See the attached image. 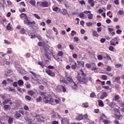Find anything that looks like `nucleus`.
Returning <instances> with one entry per match:
<instances>
[{
    "label": "nucleus",
    "mask_w": 124,
    "mask_h": 124,
    "mask_svg": "<svg viewBox=\"0 0 124 124\" xmlns=\"http://www.w3.org/2000/svg\"><path fill=\"white\" fill-rule=\"evenodd\" d=\"M75 34H76V32L74 31H72L71 33V36H74Z\"/></svg>",
    "instance_id": "46"
},
{
    "label": "nucleus",
    "mask_w": 124,
    "mask_h": 124,
    "mask_svg": "<svg viewBox=\"0 0 124 124\" xmlns=\"http://www.w3.org/2000/svg\"><path fill=\"white\" fill-rule=\"evenodd\" d=\"M88 19H90V20H92L93 19V14H89L88 15Z\"/></svg>",
    "instance_id": "42"
},
{
    "label": "nucleus",
    "mask_w": 124,
    "mask_h": 124,
    "mask_svg": "<svg viewBox=\"0 0 124 124\" xmlns=\"http://www.w3.org/2000/svg\"><path fill=\"white\" fill-rule=\"evenodd\" d=\"M124 14V12L122 10H119L118 11V14H119V15H123V14Z\"/></svg>",
    "instance_id": "47"
},
{
    "label": "nucleus",
    "mask_w": 124,
    "mask_h": 124,
    "mask_svg": "<svg viewBox=\"0 0 124 124\" xmlns=\"http://www.w3.org/2000/svg\"><path fill=\"white\" fill-rule=\"evenodd\" d=\"M20 33L21 34H25L26 33V30L24 29V28H22L20 30Z\"/></svg>",
    "instance_id": "32"
},
{
    "label": "nucleus",
    "mask_w": 124,
    "mask_h": 124,
    "mask_svg": "<svg viewBox=\"0 0 124 124\" xmlns=\"http://www.w3.org/2000/svg\"><path fill=\"white\" fill-rule=\"evenodd\" d=\"M115 4H116L117 5H119L120 2H119V0H115L114 1Z\"/></svg>",
    "instance_id": "52"
},
{
    "label": "nucleus",
    "mask_w": 124,
    "mask_h": 124,
    "mask_svg": "<svg viewBox=\"0 0 124 124\" xmlns=\"http://www.w3.org/2000/svg\"><path fill=\"white\" fill-rule=\"evenodd\" d=\"M33 15H34V17H35V18H36L38 20H39V19H40V16H38V15H37L36 14H34Z\"/></svg>",
    "instance_id": "44"
},
{
    "label": "nucleus",
    "mask_w": 124,
    "mask_h": 124,
    "mask_svg": "<svg viewBox=\"0 0 124 124\" xmlns=\"http://www.w3.org/2000/svg\"><path fill=\"white\" fill-rule=\"evenodd\" d=\"M120 79L121 78H120V77H117L115 78L114 82H117V83H118V84H121L122 82H121V81H120Z\"/></svg>",
    "instance_id": "14"
},
{
    "label": "nucleus",
    "mask_w": 124,
    "mask_h": 124,
    "mask_svg": "<svg viewBox=\"0 0 124 124\" xmlns=\"http://www.w3.org/2000/svg\"><path fill=\"white\" fill-rule=\"evenodd\" d=\"M78 17L79 18H83V17H85V15L84 14V13L82 12L78 15Z\"/></svg>",
    "instance_id": "34"
},
{
    "label": "nucleus",
    "mask_w": 124,
    "mask_h": 124,
    "mask_svg": "<svg viewBox=\"0 0 124 124\" xmlns=\"http://www.w3.org/2000/svg\"><path fill=\"white\" fill-rule=\"evenodd\" d=\"M115 67L116 68H120V67H123V65L122 64L117 63L115 64Z\"/></svg>",
    "instance_id": "31"
},
{
    "label": "nucleus",
    "mask_w": 124,
    "mask_h": 124,
    "mask_svg": "<svg viewBox=\"0 0 124 124\" xmlns=\"http://www.w3.org/2000/svg\"><path fill=\"white\" fill-rule=\"evenodd\" d=\"M28 93V94H29V95H31V96H32V95H34V94H35V92H34V91H33V90L29 91Z\"/></svg>",
    "instance_id": "15"
},
{
    "label": "nucleus",
    "mask_w": 124,
    "mask_h": 124,
    "mask_svg": "<svg viewBox=\"0 0 124 124\" xmlns=\"http://www.w3.org/2000/svg\"><path fill=\"white\" fill-rule=\"evenodd\" d=\"M24 23L25 24H28L29 25H30V24L31 25H35V21H33L32 22H31L29 20H24Z\"/></svg>",
    "instance_id": "11"
},
{
    "label": "nucleus",
    "mask_w": 124,
    "mask_h": 124,
    "mask_svg": "<svg viewBox=\"0 0 124 124\" xmlns=\"http://www.w3.org/2000/svg\"><path fill=\"white\" fill-rule=\"evenodd\" d=\"M60 83H62L63 84H66L65 80H64V78H60Z\"/></svg>",
    "instance_id": "30"
},
{
    "label": "nucleus",
    "mask_w": 124,
    "mask_h": 124,
    "mask_svg": "<svg viewBox=\"0 0 124 124\" xmlns=\"http://www.w3.org/2000/svg\"><path fill=\"white\" fill-rule=\"evenodd\" d=\"M58 55L59 56V57H62V55H63V53L62 51H59Z\"/></svg>",
    "instance_id": "45"
},
{
    "label": "nucleus",
    "mask_w": 124,
    "mask_h": 124,
    "mask_svg": "<svg viewBox=\"0 0 124 124\" xmlns=\"http://www.w3.org/2000/svg\"><path fill=\"white\" fill-rule=\"evenodd\" d=\"M86 25L88 26V27H90L91 26H93V23L91 22H87L86 23Z\"/></svg>",
    "instance_id": "56"
},
{
    "label": "nucleus",
    "mask_w": 124,
    "mask_h": 124,
    "mask_svg": "<svg viewBox=\"0 0 124 124\" xmlns=\"http://www.w3.org/2000/svg\"><path fill=\"white\" fill-rule=\"evenodd\" d=\"M20 111H16L15 114V117L16 119H19L21 117V114H20Z\"/></svg>",
    "instance_id": "12"
},
{
    "label": "nucleus",
    "mask_w": 124,
    "mask_h": 124,
    "mask_svg": "<svg viewBox=\"0 0 124 124\" xmlns=\"http://www.w3.org/2000/svg\"><path fill=\"white\" fill-rule=\"evenodd\" d=\"M39 6H41L42 7H49V2L47 1H37V5L38 4Z\"/></svg>",
    "instance_id": "4"
},
{
    "label": "nucleus",
    "mask_w": 124,
    "mask_h": 124,
    "mask_svg": "<svg viewBox=\"0 0 124 124\" xmlns=\"http://www.w3.org/2000/svg\"><path fill=\"white\" fill-rule=\"evenodd\" d=\"M92 33H93V36L95 37H98L99 36V35L98 34V33H97V31L94 30H93Z\"/></svg>",
    "instance_id": "13"
},
{
    "label": "nucleus",
    "mask_w": 124,
    "mask_h": 124,
    "mask_svg": "<svg viewBox=\"0 0 124 124\" xmlns=\"http://www.w3.org/2000/svg\"><path fill=\"white\" fill-rule=\"evenodd\" d=\"M113 123L114 124H121V123H120V122H119V121L117 119L113 121Z\"/></svg>",
    "instance_id": "41"
},
{
    "label": "nucleus",
    "mask_w": 124,
    "mask_h": 124,
    "mask_svg": "<svg viewBox=\"0 0 124 124\" xmlns=\"http://www.w3.org/2000/svg\"><path fill=\"white\" fill-rule=\"evenodd\" d=\"M13 86L15 87H17L18 85L17 84V82L15 81L13 84Z\"/></svg>",
    "instance_id": "59"
},
{
    "label": "nucleus",
    "mask_w": 124,
    "mask_h": 124,
    "mask_svg": "<svg viewBox=\"0 0 124 124\" xmlns=\"http://www.w3.org/2000/svg\"><path fill=\"white\" fill-rule=\"evenodd\" d=\"M105 41H106V40L105 38H102L100 40L101 43H104Z\"/></svg>",
    "instance_id": "58"
},
{
    "label": "nucleus",
    "mask_w": 124,
    "mask_h": 124,
    "mask_svg": "<svg viewBox=\"0 0 124 124\" xmlns=\"http://www.w3.org/2000/svg\"><path fill=\"white\" fill-rule=\"evenodd\" d=\"M45 94H46V93L44 92L41 93V95H42L45 103H49V104H51V105H57V104H59L62 100L60 97H56L54 99L51 95L46 96Z\"/></svg>",
    "instance_id": "1"
},
{
    "label": "nucleus",
    "mask_w": 124,
    "mask_h": 124,
    "mask_svg": "<svg viewBox=\"0 0 124 124\" xmlns=\"http://www.w3.org/2000/svg\"><path fill=\"white\" fill-rule=\"evenodd\" d=\"M70 49L71 50H74V46H73V45H69Z\"/></svg>",
    "instance_id": "62"
},
{
    "label": "nucleus",
    "mask_w": 124,
    "mask_h": 124,
    "mask_svg": "<svg viewBox=\"0 0 124 124\" xmlns=\"http://www.w3.org/2000/svg\"><path fill=\"white\" fill-rule=\"evenodd\" d=\"M80 72H81V76L79 74V73H78L77 79L81 84H86V83L88 82V79H87V78H86V74L84 73V72L82 69L80 70Z\"/></svg>",
    "instance_id": "2"
},
{
    "label": "nucleus",
    "mask_w": 124,
    "mask_h": 124,
    "mask_svg": "<svg viewBox=\"0 0 124 124\" xmlns=\"http://www.w3.org/2000/svg\"><path fill=\"white\" fill-rule=\"evenodd\" d=\"M9 102H11V101H10V100H9L8 99H6L3 101V102H2V104L3 105H5V104H7V103H8L9 104Z\"/></svg>",
    "instance_id": "21"
},
{
    "label": "nucleus",
    "mask_w": 124,
    "mask_h": 124,
    "mask_svg": "<svg viewBox=\"0 0 124 124\" xmlns=\"http://www.w3.org/2000/svg\"><path fill=\"white\" fill-rule=\"evenodd\" d=\"M23 79H24V80H26V81H29L30 80V78L26 76H24Z\"/></svg>",
    "instance_id": "50"
},
{
    "label": "nucleus",
    "mask_w": 124,
    "mask_h": 124,
    "mask_svg": "<svg viewBox=\"0 0 124 124\" xmlns=\"http://www.w3.org/2000/svg\"><path fill=\"white\" fill-rule=\"evenodd\" d=\"M25 99H27V100H31V97L29 95H26L25 96Z\"/></svg>",
    "instance_id": "43"
},
{
    "label": "nucleus",
    "mask_w": 124,
    "mask_h": 124,
    "mask_svg": "<svg viewBox=\"0 0 124 124\" xmlns=\"http://www.w3.org/2000/svg\"><path fill=\"white\" fill-rule=\"evenodd\" d=\"M109 51H111L113 52V51H114V47L112 46H110L109 47Z\"/></svg>",
    "instance_id": "54"
},
{
    "label": "nucleus",
    "mask_w": 124,
    "mask_h": 124,
    "mask_svg": "<svg viewBox=\"0 0 124 124\" xmlns=\"http://www.w3.org/2000/svg\"><path fill=\"white\" fill-rule=\"evenodd\" d=\"M41 96H39L36 99V102H40V101H41Z\"/></svg>",
    "instance_id": "38"
},
{
    "label": "nucleus",
    "mask_w": 124,
    "mask_h": 124,
    "mask_svg": "<svg viewBox=\"0 0 124 124\" xmlns=\"http://www.w3.org/2000/svg\"><path fill=\"white\" fill-rule=\"evenodd\" d=\"M97 59L99 61H101V60H102L103 59V57H102V55H99L97 56Z\"/></svg>",
    "instance_id": "36"
},
{
    "label": "nucleus",
    "mask_w": 124,
    "mask_h": 124,
    "mask_svg": "<svg viewBox=\"0 0 124 124\" xmlns=\"http://www.w3.org/2000/svg\"><path fill=\"white\" fill-rule=\"evenodd\" d=\"M110 45H112V46H116V44H115V42H114V41L113 40H111L110 41Z\"/></svg>",
    "instance_id": "37"
},
{
    "label": "nucleus",
    "mask_w": 124,
    "mask_h": 124,
    "mask_svg": "<svg viewBox=\"0 0 124 124\" xmlns=\"http://www.w3.org/2000/svg\"><path fill=\"white\" fill-rule=\"evenodd\" d=\"M7 30H11V27H10V23H9L7 25Z\"/></svg>",
    "instance_id": "48"
},
{
    "label": "nucleus",
    "mask_w": 124,
    "mask_h": 124,
    "mask_svg": "<svg viewBox=\"0 0 124 124\" xmlns=\"http://www.w3.org/2000/svg\"><path fill=\"white\" fill-rule=\"evenodd\" d=\"M17 84L19 86H23V85H24V81L23 80H21V79H19L17 81Z\"/></svg>",
    "instance_id": "25"
},
{
    "label": "nucleus",
    "mask_w": 124,
    "mask_h": 124,
    "mask_svg": "<svg viewBox=\"0 0 124 124\" xmlns=\"http://www.w3.org/2000/svg\"><path fill=\"white\" fill-rule=\"evenodd\" d=\"M62 14L63 15H67V14H68V13H67V10H66V9H63L62 12Z\"/></svg>",
    "instance_id": "28"
},
{
    "label": "nucleus",
    "mask_w": 124,
    "mask_h": 124,
    "mask_svg": "<svg viewBox=\"0 0 124 124\" xmlns=\"http://www.w3.org/2000/svg\"><path fill=\"white\" fill-rule=\"evenodd\" d=\"M13 122V118L10 117L8 119V124H11Z\"/></svg>",
    "instance_id": "35"
},
{
    "label": "nucleus",
    "mask_w": 124,
    "mask_h": 124,
    "mask_svg": "<svg viewBox=\"0 0 124 124\" xmlns=\"http://www.w3.org/2000/svg\"><path fill=\"white\" fill-rule=\"evenodd\" d=\"M26 87L27 89H30L31 87V84H26Z\"/></svg>",
    "instance_id": "61"
},
{
    "label": "nucleus",
    "mask_w": 124,
    "mask_h": 124,
    "mask_svg": "<svg viewBox=\"0 0 124 124\" xmlns=\"http://www.w3.org/2000/svg\"><path fill=\"white\" fill-rule=\"evenodd\" d=\"M20 17L21 19H26L27 18V15L24 13L21 14L20 15Z\"/></svg>",
    "instance_id": "22"
},
{
    "label": "nucleus",
    "mask_w": 124,
    "mask_h": 124,
    "mask_svg": "<svg viewBox=\"0 0 124 124\" xmlns=\"http://www.w3.org/2000/svg\"><path fill=\"white\" fill-rule=\"evenodd\" d=\"M46 72L49 76L51 77H55V73L50 70H46Z\"/></svg>",
    "instance_id": "7"
},
{
    "label": "nucleus",
    "mask_w": 124,
    "mask_h": 124,
    "mask_svg": "<svg viewBox=\"0 0 124 124\" xmlns=\"http://www.w3.org/2000/svg\"><path fill=\"white\" fill-rule=\"evenodd\" d=\"M30 4L32 5V6H35V4L36 3V1L34 0H30L29 1Z\"/></svg>",
    "instance_id": "19"
},
{
    "label": "nucleus",
    "mask_w": 124,
    "mask_h": 124,
    "mask_svg": "<svg viewBox=\"0 0 124 124\" xmlns=\"http://www.w3.org/2000/svg\"><path fill=\"white\" fill-rule=\"evenodd\" d=\"M98 103L99 106L101 107H103V106H104V104H103V102L101 100H98Z\"/></svg>",
    "instance_id": "23"
},
{
    "label": "nucleus",
    "mask_w": 124,
    "mask_h": 124,
    "mask_svg": "<svg viewBox=\"0 0 124 124\" xmlns=\"http://www.w3.org/2000/svg\"><path fill=\"white\" fill-rule=\"evenodd\" d=\"M115 104H114V103L111 102L109 103V106L110 107H111V108H114V106L115 105Z\"/></svg>",
    "instance_id": "40"
},
{
    "label": "nucleus",
    "mask_w": 124,
    "mask_h": 124,
    "mask_svg": "<svg viewBox=\"0 0 124 124\" xmlns=\"http://www.w3.org/2000/svg\"><path fill=\"white\" fill-rule=\"evenodd\" d=\"M38 64L39 65H41V67H44V64H43V63H42V62H38Z\"/></svg>",
    "instance_id": "51"
},
{
    "label": "nucleus",
    "mask_w": 124,
    "mask_h": 124,
    "mask_svg": "<svg viewBox=\"0 0 124 124\" xmlns=\"http://www.w3.org/2000/svg\"><path fill=\"white\" fill-rule=\"evenodd\" d=\"M121 32H122V30L118 29L117 31H116V33H117V34H120L121 33Z\"/></svg>",
    "instance_id": "60"
},
{
    "label": "nucleus",
    "mask_w": 124,
    "mask_h": 124,
    "mask_svg": "<svg viewBox=\"0 0 124 124\" xmlns=\"http://www.w3.org/2000/svg\"><path fill=\"white\" fill-rule=\"evenodd\" d=\"M57 90L58 91H62V90L63 93H65V92H66V88H65V87L62 85H58L57 87Z\"/></svg>",
    "instance_id": "6"
},
{
    "label": "nucleus",
    "mask_w": 124,
    "mask_h": 124,
    "mask_svg": "<svg viewBox=\"0 0 124 124\" xmlns=\"http://www.w3.org/2000/svg\"><path fill=\"white\" fill-rule=\"evenodd\" d=\"M107 96H108V95L107 94V93L106 92H102L101 95L100 96L101 99H103L104 98H105Z\"/></svg>",
    "instance_id": "10"
},
{
    "label": "nucleus",
    "mask_w": 124,
    "mask_h": 124,
    "mask_svg": "<svg viewBox=\"0 0 124 124\" xmlns=\"http://www.w3.org/2000/svg\"><path fill=\"white\" fill-rule=\"evenodd\" d=\"M53 11H55V12H60L61 11V9L59 8L58 7H55L53 9Z\"/></svg>",
    "instance_id": "27"
},
{
    "label": "nucleus",
    "mask_w": 124,
    "mask_h": 124,
    "mask_svg": "<svg viewBox=\"0 0 124 124\" xmlns=\"http://www.w3.org/2000/svg\"><path fill=\"white\" fill-rule=\"evenodd\" d=\"M79 3H80V4H81V5H83V4H86L85 1H84L83 0L81 1H79Z\"/></svg>",
    "instance_id": "55"
},
{
    "label": "nucleus",
    "mask_w": 124,
    "mask_h": 124,
    "mask_svg": "<svg viewBox=\"0 0 124 124\" xmlns=\"http://www.w3.org/2000/svg\"><path fill=\"white\" fill-rule=\"evenodd\" d=\"M4 108L6 110H10V109H11V107H10V105H4Z\"/></svg>",
    "instance_id": "20"
},
{
    "label": "nucleus",
    "mask_w": 124,
    "mask_h": 124,
    "mask_svg": "<svg viewBox=\"0 0 124 124\" xmlns=\"http://www.w3.org/2000/svg\"><path fill=\"white\" fill-rule=\"evenodd\" d=\"M24 110H29V107H28V106H24Z\"/></svg>",
    "instance_id": "64"
},
{
    "label": "nucleus",
    "mask_w": 124,
    "mask_h": 124,
    "mask_svg": "<svg viewBox=\"0 0 124 124\" xmlns=\"http://www.w3.org/2000/svg\"><path fill=\"white\" fill-rule=\"evenodd\" d=\"M102 79H103V80H107V77L105 75H102Z\"/></svg>",
    "instance_id": "49"
},
{
    "label": "nucleus",
    "mask_w": 124,
    "mask_h": 124,
    "mask_svg": "<svg viewBox=\"0 0 124 124\" xmlns=\"http://www.w3.org/2000/svg\"><path fill=\"white\" fill-rule=\"evenodd\" d=\"M111 67L108 66V67L107 68V71H111Z\"/></svg>",
    "instance_id": "63"
},
{
    "label": "nucleus",
    "mask_w": 124,
    "mask_h": 124,
    "mask_svg": "<svg viewBox=\"0 0 124 124\" xmlns=\"http://www.w3.org/2000/svg\"><path fill=\"white\" fill-rule=\"evenodd\" d=\"M82 107H84V108H88V107H89V105L88 104V103H83L82 104Z\"/></svg>",
    "instance_id": "33"
},
{
    "label": "nucleus",
    "mask_w": 124,
    "mask_h": 124,
    "mask_svg": "<svg viewBox=\"0 0 124 124\" xmlns=\"http://www.w3.org/2000/svg\"><path fill=\"white\" fill-rule=\"evenodd\" d=\"M62 123H63V122H65V123H67L68 124H69V120L67 118H63L62 119Z\"/></svg>",
    "instance_id": "18"
},
{
    "label": "nucleus",
    "mask_w": 124,
    "mask_h": 124,
    "mask_svg": "<svg viewBox=\"0 0 124 124\" xmlns=\"http://www.w3.org/2000/svg\"><path fill=\"white\" fill-rule=\"evenodd\" d=\"M117 103L120 106V107H124V103L122 100H119L117 102Z\"/></svg>",
    "instance_id": "17"
},
{
    "label": "nucleus",
    "mask_w": 124,
    "mask_h": 124,
    "mask_svg": "<svg viewBox=\"0 0 124 124\" xmlns=\"http://www.w3.org/2000/svg\"><path fill=\"white\" fill-rule=\"evenodd\" d=\"M19 11L20 12L22 13V12H25V11H26V9H25L24 8H23L22 9H19Z\"/></svg>",
    "instance_id": "53"
},
{
    "label": "nucleus",
    "mask_w": 124,
    "mask_h": 124,
    "mask_svg": "<svg viewBox=\"0 0 124 124\" xmlns=\"http://www.w3.org/2000/svg\"><path fill=\"white\" fill-rule=\"evenodd\" d=\"M119 98H120V96H119V95H115L114 99H115V101H117V102H118V101H120V100H119Z\"/></svg>",
    "instance_id": "29"
},
{
    "label": "nucleus",
    "mask_w": 124,
    "mask_h": 124,
    "mask_svg": "<svg viewBox=\"0 0 124 124\" xmlns=\"http://www.w3.org/2000/svg\"><path fill=\"white\" fill-rule=\"evenodd\" d=\"M66 79L68 82H69L71 84V86L73 90H76L77 89V84L75 83V82L73 81V79H72V78L70 77L67 76L66 77Z\"/></svg>",
    "instance_id": "3"
},
{
    "label": "nucleus",
    "mask_w": 124,
    "mask_h": 124,
    "mask_svg": "<svg viewBox=\"0 0 124 124\" xmlns=\"http://www.w3.org/2000/svg\"><path fill=\"white\" fill-rule=\"evenodd\" d=\"M77 121H81V120H83V115L82 114H79L76 118Z\"/></svg>",
    "instance_id": "24"
},
{
    "label": "nucleus",
    "mask_w": 124,
    "mask_h": 124,
    "mask_svg": "<svg viewBox=\"0 0 124 124\" xmlns=\"http://www.w3.org/2000/svg\"><path fill=\"white\" fill-rule=\"evenodd\" d=\"M71 67L72 69H73V70H75L77 67H78V66H77V63H76V62H74V64H73Z\"/></svg>",
    "instance_id": "16"
},
{
    "label": "nucleus",
    "mask_w": 124,
    "mask_h": 124,
    "mask_svg": "<svg viewBox=\"0 0 124 124\" xmlns=\"http://www.w3.org/2000/svg\"><path fill=\"white\" fill-rule=\"evenodd\" d=\"M92 65L93 66V67L91 68V70H92V71H93V70H96V69H97L96 66L95 65V63H93Z\"/></svg>",
    "instance_id": "26"
},
{
    "label": "nucleus",
    "mask_w": 124,
    "mask_h": 124,
    "mask_svg": "<svg viewBox=\"0 0 124 124\" xmlns=\"http://www.w3.org/2000/svg\"><path fill=\"white\" fill-rule=\"evenodd\" d=\"M82 120H88V115L85 114L82 116Z\"/></svg>",
    "instance_id": "39"
},
{
    "label": "nucleus",
    "mask_w": 124,
    "mask_h": 124,
    "mask_svg": "<svg viewBox=\"0 0 124 124\" xmlns=\"http://www.w3.org/2000/svg\"><path fill=\"white\" fill-rule=\"evenodd\" d=\"M38 46H39L40 47H42V48L44 49L45 53L48 52V50H49V49H48V47L46 46V45H45L44 42L42 43L41 42H40L38 43Z\"/></svg>",
    "instance_id": "5"
},
{
    "label": "nucleus",
    "mask_w": 124,
    "mask_h": 124,
    "mask_svg": "<svg viewBox=\"0 0 124 124\" xmlns=\"http://www.w3.org/2000/svg\"><path fill=\"white\" fill-rule=\"evenodd\" d=\"M9 104L10 105H14V107H13V109L14 110L15 108H17L18 106H19V104L17 103H15V102H9Z\"/></svg>",
    "instance_id": "8"
},
{
    "label": "nucleus",
    "mask_w": 124,
    "mask_h": 124,
    "mask_svg": "<svg viewBox=\"0 0 124 124\" xmlns=\"http://www.w3.org/2000/svg\"><path fill=\"white\" fill-rule=\"evenodd\" d=\"M88 2L90 6H92V7L94 6V3H96V1H94V0H89Z\"/></svg>",
    "instance_id": "9"
},
{
    "label": "nucleus",
    "mask_w": 124,
    "mask_h": 124,
    "mask_svg": "<svg viewBox=\"0 0 124 124\" xmlns=\"http://www.w3.org/2000/svg\"><path fill=\"white\" fill-rule=\"evenodd\" d=\"M94 96H95V94L94 93H92L91 94H90V97H94Z\"/></svg>",
    "instance_id": "57"
}]
</instances>
